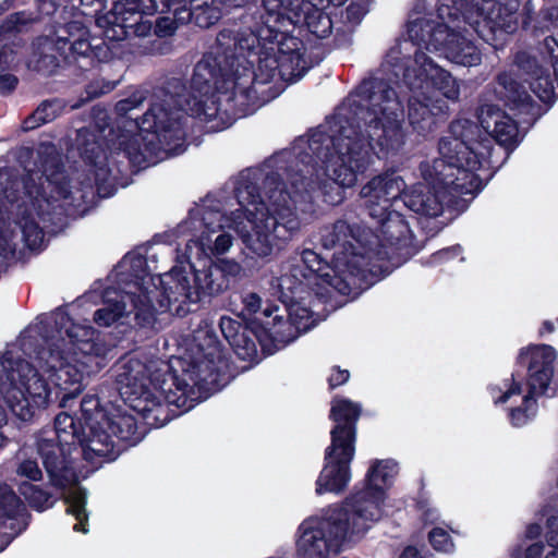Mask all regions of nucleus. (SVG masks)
<instances>
[{
	"label": "nucleus",
	"mask_w": 558,
	"mask_h": 558,
	"mask_svg": "<svg viewBox=\"0 0 558 558\" xmlns=\"http://www.w3.org/2000/svg\"><path fill=\"white\" fill-rule=\"evenodd\" d=\"M356 96L359 100L337 114L330 132L322 125L313 130L306 149L286 167L281 194L294 206L316 198L341 204L374 156L386 159L402 149L404 104L396 89L384 78L371 77L357 86Z\"/></svg>",
	"instance_id": "nucleus-1"
},
{
	"label": "nucleus",
	"mask_w": 558,
	"mask_h": 558,
	"mask_svg": "<svg viewBox=\"0 0 558 558\" xmlns=\"http://www.w3.org/2000/svg\"><path fill=\"white\" fill-rule=\"evenodd\" d=\"M282 28L266 25L256 33L240 34L220 29L216 46L194 66L186 113L221 131L230 125L221 97L234 108L238 98L240 105L257 99L256 86L272 82L276 75L290 82L301 78L310 69L304 43Z\"/></svg>",
	"instance_id": "nucleus-2"
},
{
	"label": "nucleus",
	"mask_w": 558,
	"mask_h": 558,
	"mask_svg": "<svg viewBox=\"0 0 558 558\" xmlns=\"http://www.w3.org/2000/svg\"><path fill=\"white\" fill-rule=\"evenodd\" d=\"M204 360L179 357L160 376H154L142 360L126 354L113 366L119 393L144 423L159 428L192 409L198 401L196 390L216 380V362L222 359L221 343L214 332L206 331L197 343Z\"/></svg>",
	"instance_id": "nucleus-3"
},
{
	"label": "nucleus",
	"mask_w": 558,
	"mask_h": 558,
	"mask_svg": "<svg viewBox=\"0 0 558 558\" xmlns=\"http://www.w3.org/2000/svg\"><path fill=\"white\" fill-rule=\"evenodd\" d=\"M38 181L31 172L21 174L14 167L0 168V223L8 205H16L21 213L16 225L29 250L39 247L45 235L33 214L45 227H61L86 202L82 190H71L64 166L57 157L45 159Z\"/></svg>",
	"instance_id": "nucleus-4"
},
{
	"label": "nucleus",
	"mask_w": 558,
	"mask_h": 558,
	"mask_svg": "<svg viewBox=\"0 0 558 558\" xmlns=\"http://www.w3.org/2000/svg\"><path fill=\"white\" fill-rule=\"evenodd\" d=\"M392 460H375L365 475L363 487L355 489L342 506L330 507L315 525L300 526L296 543L299 558H328L339 553L344 543L361 538L383 517Z\"/></svg>",
	"instance_id": "nucleus-5"
},
{
	"label": "nucleus",
	"mask_w": 558,
	"mask_h": 558,
	"mask_svg": "<svg viewBox=\"0 0 558 558\" xmlns=\"http://www.w3.org/2000/svg\"><path fill=\"white\" fill-rule=\"evenodd\" d=\"M267 179L276 182L270 207L264 202L257 183L241 181L235 187L239 204L238 218L245 219L238 223L236 230L251 257L267 258L274 250H281L300 231L301 221L290 205L291 201L281 190L287 183L278 172Z\"/></svg>",
	"instance_id": "nucleus-6"
},
{
	"label": "nucleus",
	"mask_w": 558,
	"mask_h": 558,
	"mask_svg": "<svg viewBox=\"0 0 558 558\" xmlns=\"http://www.w3.org/2000/svg\"><path fill=\"white\" fill-rule=\"evenodd\" d=\"M76 148L86 165L93 167L97 192L113 194L118 180L133 169L145 168L148 159L138 136L123 128H114L105 110H94V121L76 133Z\"/></svg>",
	"instance_id": "nucleus-7"
},
{
	"label": "nucleus",
	"mask_w": 558,
	"mask_h": 558,
	"mask_svg": "<svg viewBox=\"0 0 558 558\" xmlns=\"http://www.w3.org/2000/svg\"><path fill=\"white\" fill-rule=\"evenodd\" d=\"M490 148V140L482 137L477 123L469 119L453 120L449 136L438 143L440 158L433 162L437 181L460 192H481L483 182L476 171Z\"/></svg>",
	"instance_id": "nucleus-8"
},
{
	"label": "nucleus",
	"mask_w": 558,
	"mask_h": 558,
	"mask_svg": "<svg viewBox=\"0 0 558 558\" xmlns=\"http://www.w3.org/2000/svg\"><path fill=\"white\" fill-rule=\"evenodd\" d=\"M362 411L359 402L341 396L332 398L328 417L335 424L330 429V445L325 449V463L316 480L317 495L345 490L351 480L350 464L355 456L357 422Z\"/></svg>",
	"instance_id": "nucleus-9"
},
{
	"label": "nucleus",
	"mask_w": 558,
	"mask_h": 558,
	"mask_svg": "<svg viewBox=\"0 0 558 558\" xmlns=\"http://www.w3.org/2000/svg\"><path fill=\"white\" fill-rule=\"evenodd\" d=\"M402 82L411 92H417L424 99L408 98V121L413 132L426 137L437 125V114L432 110L430 94L438 93L449 100H458L460 88L450 72L440 68L424 51L417 50L413 59L402 66Z\"/></svg>",
	"instance_id": "nucleus-10"
},
{
	"label": "nucleus",
	"mask_w": 558,
	"mask_h": 558,
	"mask_svg": "<svg viewBox=\"0 0 558 558\" xmlns=\"http://www.w3.org/2000/svg\"><path fill=\"white\" fill-rule=\"evenodd\" d=\"M278 312L279 306L269 303L262 311L267 320L253 317L242 323L229 316L220 317L221 333L240 360H255L257 344L264 354L270 355L294 341L296 327Z\"/></svg>",
	"instance_id": "nucleus-11"
},
{
	"label": "nucleus",
	"mask_w": 558,
	"mask_h": 558,
	"mask_svg": "<svg viewBox=\"0 0 558 558\" xmlns=\"http://www.w3.org/2000/svg\"><path fill=\"white\" fill-rule=\"evenodd\" d=\"M372 235L371 228L365 226L356 208L348 207L322 229L320 243L326 250H336L332 262L337 269L350 272L360 283L367 284L373 259L378 253L368 241Z\"/></svg>",
	"instance_id": "nucleus-12"
},
{
	"label": "nucleus",
	"mask_w": 558,
	"mask_h": 558,
	"mask_svg": "<svg viewBox=\"0 0 558 558\" xmlns=\"http://www.w3.org/2000/svg\"><path fill=\"white\" fill-rule=\"evenodd\" d=\"M145 99L141 94H132L119 100L114 110L120 118L130 120L134 129L138 131L136 135L146 158L147 156L156 157L160 151H177L185 141L182 119L159 104L151 105L141 117L130 114ZM133 133L135 134V132Z\"/></svg>",
	"instance_id": "nucleus-13"
},
{
	"label": "nucleus",
	"mask_w": 558,
	"mask_h": 558,
	"mask_svg": "<svg viewBox=\"0 0 558 558\" xmlns=\"http://www.w3.org/2000/svg\"><path fill=\"white\" fill-rule=\"evenodd\" d=\"M193 281L194 286H191L187 272L178 266L158 276V282L162 286L159 300L162 311H169L173 316L185 317L196 312L199 303L206 298L219 295L229 288V279H226L218 267L211 265L203 270H195Z\"/></svg>",
	"instance_id": "nucleus-14"
},
{
	"label": "nucleus",
	"mask_w": 558,
	"mask_h": 558,
	"mask_svg": "<svg viewBox=\"0 0 558 558\" xmlns=\"http://www.w3.org/2000/svg\"><path fill=\"white\" fill-rule=\"evenodd\" d=\"M40 368L48 374L54 388V399L65 408L77 398L83 389L85 376L96 374L102 367L100 362H92L70 353L57 342L40 347L36 352Z\"/></svg>",
	"instance_id": "nucleus-15"
},
{
	"label": "nucleus",
	"mask_w": 558,
	"mask_h": 558,
	"mask_svg": "<svg viewBox=\"0 0 558 558\" xmlns=\"http://www.w3.org/2000/svg\"><path fill=\"white\" fill-rule=\"evenodd\" d=\"M100 423L95 421L97 433L87 445V462L114 461L129 446L136 445L143 437L137 420L125 409L112 407L107 413H98Z\"/></svg>",
	"instance_id": "nucleus-16"
},
{
	"label": "nucleus",
	"mask_w": 558,
	"mask_h": 558,
	"mask_svg": "<svg viewBox=\"0 0 558 558\" xmlns=\"http://www.w3.org/2000/svg\"><path fill=\"white\" fill-rule=\"evenodd\" d=\"M38 71L52 75L59 68L75 66L76 59L90 49L88 28L81 21L58 23L50 35L39 37Z\"/></svg>",
	"instance_id": "nucleus-17"
},
{
	"label": "nucleus",
	"mask_w": 558,
	"mask_h": 558,
	"mask_svg": "<svg viewBox=\"0 0 558 558\" xmlns=\"http://www.w3.org/2000/svg\"><path fill=\"white\" fill-rule=\"evenodd\" d=\"M10 378L14 387L9 392L8 404L22 422H31L37 411L57 401L53 397L54 388L28 362H20Z\"/></svg>",
	"instance_id": "nucleus-18"
},
{
	"label": "nucleus",
	"mask_w": 558,
	"mask_h": 558,
	"mask_svg": "<svg viewBox=\"0 0 558 558\" xmlns=\"http://www.w3.org/2000/svg\"><path fill=\"white\" fill-rule=\"evenodd\" d=\"M555 349L549 344H531L522 348L517 364L527 367V393L521 407L511 408L509 418L513 426L520 427L527 423V411L536 405L535 395L544 393L554 375Z\"/></svg>",
	"instance_id": "nucleus-19"
},
{
	"label": "nucleus",
	"mask_w": 558,
	"mask_h": 558,
	"mask_svg": "<svg viewBox=\"0 0 558 558\" xmlns=\"http://www.w3.org/2000/svg\"><path fill=\"white\" fill-rule=\"evenodd\" d=\"M44 331L46 344L57 342L65 349L68 341L73 349L72 354L92 362L101 363L108 352L106 343L99 339V333L95 328L75 324L65 311L56 312L52 324L47 323L44 326Z\"/></svg>",
	"instance_id": "nucleus-20"
},
{
	"label": "nucleus",
	"mask_w": 558,
	"mask_h": 558,
	"mask_svg": "<svg viewBox=\"0 0 558 558\" xmlns=\"http://www.w3.org/2000/svg\"><path fill=\"white\" fill-rule=\"evenodd\" d=\"M36 449L52 487L64 492L78 483L76 459L73 457V452L80 449L77 444L40 435L36 440Z\"/></svg>",
	"instance_id": "nucleus-21"
},
{
	"label": "nucleus",
	"mask_w": 558,
	"mask_h": 558,
	"mask_svg": "<svg viewBox=\"0 0 558 558\" xmlns=\"http://www.w3.org/2000/svg\"><path fill=\"white\" fill-rule=\"evenodd\" d=\"M515 5L494 0H484L478 8L475 31L478 36L495 49H502L508 37L519 27L518 1Z\"/></svg>",
	"instance_id": "nucleus-22"
},
{
	"label": "nucleus",
	"mask_w": 558,
	"mask_h": 558,
	"mask_svg": "<svg viewBox=\"0 0 558 558\" xmlns=\"http://www.w3.org/2000/svg\"><path fill=\"white\" fill-rule=\"evenodd\" d=\"M407 187L404 180L396 172H386L374 177L361 190V196L365 198L364 205L350 206L356 208L361 215H367L376 221L377 227L380 220L393 211V202L402 195Z\"/></svg>",
	"instance_id": "nucleus-23"
},
{
	"label": "nucleus",
	"mask_w": 558,
	"mask_h": 558,
	"mask_svg": "<svg viewBox=\"0 0 558 558\" xmlns=\"http://www.w3.org/2000/svg\"><path fill=\"white\" fill-rule=\"evenodd\" d=\"M132 275L136 280L138 293H131L130 301L134 311V323L140 330H144L146 337L148 333L156 332L158 328L156 313H169L162 311L159 305L161 299L162 286L160 288L154 284V289L145 287V279L149 276L147 272L146 259L143 256H135L131 262Z\"/></svg>",
	"instance_id": "nucleus-24"
},
{
	"label": "nucleus",
	"mask_w": 558,
	"mask_h": 558,
	"mask_svg": "<svg viewBox=\"0 0 558 558\" xmlns=\"http://www.w3.org/2000/svg\"><path fill=\"white\" fill-rule=\"evenodd\" d=\"M430 186L421 185L414 187L407 198L404 204L414 213L426 217H438L444 211V204L450 202V195H476L480 192H460L453 186H447L437 181L436 171L432 167L429 171Z\"/></svg>",
	"instance_id": "nucleus-25"
},
{
	"label": "nucleus",
	"mask_w": 558,
	"mask_h": 558,
	"mask_svg": "<svg viewBox=\"0 0 558 558\" xmlns=\"http://www.w3.org/2000/svg\"><path fill=\"white\" fill-rule=\"evenodd\" d=\"M302 262L305 269L319 279L323 283L335 289L342 295H350L355 288H362L363 283L350 272H344L336 268L335 263L328 264L318 253L313 250L302 252Z\"/></svg>",
	"instance_id": "nucleus-26"
},
{
	"label": "nucleus",
	"mask_w": 558,
	"mask_h": 558,
	"mask_svg": "<svg viewBox=\"0 0 558 558\" xmlns=\"http://www.w3.org/2000/svg\"><path fill=\"white\" fill-rule=\"evenodd\" d=\"M379 232L378 239L383 245L391 248L398 255L402 256L404 260L411 258L417 253V248L413 244L414 235L410 229L404 216L399 211H391L384 219L380 220V226L377 227Z\"/></svg>",
	"instance_id": "nucleus-27"
},
{
	"label": "nucleus",
	"mask_w": 558,
	"mask_h": 558,
	"mask_svg": "<svg viewBox=\"0 0 558 558\" xmlns=\"http://www.w3.org/2000/svg\"><path fill=\"white\" fill-rule=\"evenodd\" d=\"M514 62L523 82L529 85L535 96L544 104L553 105L557 95L548 68L539 64L535 57L525 51L517 52Z\"/></svg>",
	"instance_id": "nucleus-28"
},
{
	"label": "nucleus",
	"mask_w": 558,
	"mask_h": 558,
	"mask_svg": "<svg viewBox=\"0 0 558 558\" xmlns=\"http://www.w3.org/2000/svg\"><path fill=\"white\" fill-rule=\"evenodd\" d=\"M88 432L84 428L80 417L61 412L56 415L53 422V429L46 433V437L52 439H60L70 442L73 440L74 444L80 446V450L84 460L87 461V445H89L90 437L87 435Z\"/></svg>",
	"instance_id": "nucleus-29"
},
{
	"label": "nucleus",
	"mask_w": 558,
	"mask_h": 558,
	"mask_svg": "<svg viewBox=\"0 0 558 558\" xmlns=\"http://www.w3.org/2000/svg\"><path fill=\"white\" fill-rule=\"evenodd\" d=\"M487 118L482 121V124L486 123L483 128L488 131L490 126L489 121H493L494 140L507 150H513L520 142L517 121L496 106L488 107Z\"/></svg>",
	"instance_id": "nucleus-30"
},
{
	"label": "nucleus",
	"mask_w": 558,
	"mask_h": 558,
	"mask_svg": "<svg viewBox=\"0 0 558 558\" xmlns=\"http://www.w3.org/2000/svg\"><path fill=\"white\" fill-rule=\"evenodd\" d=\"M444 51L448 60L463 66L478 65L482 60L478 47L460 33L447 34Z\"/></svg>",
	"instance_id": "nucleus-31"
},
{
	"label": "nucleus",
	"mask_w": 558,
	"mask_h": 558,
	"mask_svg": "<svg viewBox=\"0 0 558 558\" xmlns=\"http://www.w3.org/2000/svg\"><path fill=\"white\" fill-rule=\"evenodd\" d=\"M298 23H302L307 32L318 39L327 38L333 29L330 15L311 2L303 3L301 12H295L294 24Z\"/></svg>",
	"instance_id": "nucleus-32"
},
{
	"label": "nucleus",
	"mask_w": 558,
	"mask_h": 558,
	"mask_svg": "<svg viewBox=\"0 0 558 558\" xmlns=\"http://www.w3.org/2000/svg\"><path fill=\"white\" fill-rule=\"evenodd\" d=\"M189 0H123V7L128 12L142 14H168L177 19H185L183 11H186Z\"/></svg>",
	"instance_id": "nucleus-33"
},
{
	"label": "nucleus",
	"mask_w": 558,
	"mask_h": 558,
	"mask_svg": "<svg viewBox=\"0 0 558 558\" xmlns=\"http://www.w3.org/2000/svg\"><path fill=\"white\" fill-rule=\"evenodd\" d=\"M142 13H131L123 7V12L119 15L117 24H112V38L117 40H123L131 36L146 37L154 29L153 23L148 20H144Z\"/></svg>",
	"instance_id": "nucleus-34"
},
{
	"label": "nucleus",
	"mask_w": 558,
	"mask_h": 558,
	"mask_svg": "<svg viewBox=\"0 0 558 558\" xmlns=\"http://www.w3.org/2000/svg\"><path fill=\"white\" fill-rule=\"evenodd\" d=\"M497 83L502 88L500 93L505 100L511 105L513 109L530 110L536 107V104L524 86L511 74L506 72L498 74Z\"/></svg>",
	"instance_id": "nucleus-35"
},
{
	"label": "nucleus",
	"mask_w": 558,
	"mask_h": 558,
	"mask_svg": "<svg viewBox=\"0 0 558 558\" xmlns=\"http://www.w3.org/2000/svg\"><path fill=\"white\" fill-rule=\"evenodd\" d=\"M223 8L228 11L226 15H223L220 8L215 7L213 3L204 2L193 8L186 7V11H183V16L185 20L192 21L196 26L204 29L211 27L221 19H225L223 27L229 25L232 27L234 22L232 16L230 17V9Z\"/></svg>",
	"instance_id": "nucleus-36"
},
{
	"label": "nucleus",
	"mask_w": 558,
	"mask_h": 558,
	"mask_svg": "<svg viewBox=\"0 0 558 558\" xmlns=\"http://www.w3.org/2000/svg\"><path fill=\"white\" fill-rule=\"evenodd\" d=\"M76 15L86 17L108 33L117 24L119 15L108 11V0H77Z\"/></svg>",
	"instance_id": "nucleus-37"
},
{
	"label": "nucleus",
	"mask_w": 558,
	"mask_h": 558,
	"mask_svg": "<svg viewBox=\"0 0 558 558\" xmlns=\"http://www.w3.org/2000/svg\"><path fill=\"white\" fill-rule=\"evenodd\" d=\"M24 510L21 498L8 484H0V527L8 523L14 525L25 520L20 518Z\"/></svg>",
	"instance_id": "nucleus-38"
},
{
	"label": "nucleus",
	"mask_w": 558,
	"mask_h": 558,
	"mask_svg": "<svg viewBox=\"0 0 558 558\" xmlns=\"http://www.w3.org/2000/svg\"><path fill=\"white\" fill-rule=\"evenodd\" d=\"M367 13V7L364 3L352 1L343 11H341V20L344 26H350L349 32L343 31L342 27L337 28V33L333 38V45L336 47H342L351 44L352 28L359 25L365 14Z\"/></svg>",
	"instance_id": "nucleus-39"
},
{
	"label": "nucleus",
	"mask_w": 558,
	"mask_h": 558,
	"mask_svg": "<svg viewBox=\"0 0 558 558\" xmlns=\"http://www.w3.org/2000/svg\"><path fill=\"white\" fill-rule=\"evenodd\" d=\"M112 58V50L102 38H90V49L83 52L81 58L76 59L75 68L82 72L88 71L101 62H107Z\"/></svg>",
	"instance_id": "nucleus-40"
},
{
	"label": "nucleus",
	"mask_w": 558,
	"mask_h": 558,
	"mask_svg": "<svg viewBox=\"0 0 558 558\" xmlns=\"http://www.w3.org/2000/svg\"><path fill=\"white\" fill-rule=\"evenodd\" d=\"M20 493L27 505L38 512L52 508L58 500V498L47 489L27 482L20 485Z\"/></svg>",
	"instance_id": "nucleus-41"
},
{
	"label": "nucleus",
	"mask_w": 558,
	"mask_h": 558,
	"mask_svg": "<svg viewBox=\"0 0 558 558\" xmlns=\"http://www.w3.org/2000/svg\"><path fill=\"white\" fill-rule=\"evenodd\" d=\"M86 492L83 488H77L75 492L64 498L66 507V513L73 515L76 519V523L73 526L75 532L86 534L88 532V513L86 511Z\"/></svg>",
	"instance_id": "nucleus-42"
},
{
	"label": "nucleus",
	"mask_w": 558,
	"mask_h": 558,
	"mask_svg": "<svg viewBox=\"0 0 558 558\" xmlns=\"http://www.w3.org/2000/svg\"><path fill=\"white\" fill-rule=\"evenodd\" d=\"M62 111L58 99L44 100L36 110L23 121V129L31 131L53 121Z\"/></svg>",
	"instance_id": "nucleus-43"
},
{
	"label": "nucleus",
	"mask_w": 558,
	"mask_h": 558,
	"mask_svg": "<svg viewBox=\"0 0 558 558\" xmlns=\"http://www.w3.org/2000/svg\"><path fill=\"white\" fill-rule=\"evenodd\" d=\"M81 422L84 428L88 432L90 439L97 433V428L94 427L95 421L100 423V415L98 413H107L108 410L100 405V400L96 395H85L80 402Z\"/></svg>",
	"instance_id": "nucleus-44"
},
{
	"label": "nucleus",
	"mask_w": 558,
	"mask_h": 558,
	"mask_svg": "<svg viewBox=\"0 0 558 558\" xmlns=\"http://www.w3.org/2000/svg\"><path fill=\"white\" fill-rule=\"evenodd\" d=\"M279 300L284 306V313L287 314V318L298 329L302 325V320L304 318H308V316H310L308 308L302 306L300 304V302L295 301V291L294 290H291L290 295L282 291Z\"/></svg>",
	"instance_id": "nucleus-45"
},
{
	"label": "nucleus",
	"mask_w": 558,
	"mask_h": 558,
	"mask_svg": "<svg viewBox=\"0 0 558 558\" xmlns=\"http://www.w3.org/2000/svg\"><path fill=\"white\" fill-rule=\"evenodd\" d=\"M463 248L460 244H454L448 247H444L441 250H438L437 252L433 253L426 264L429 266H438L442 265L445 263H448L450 260H453L458 257H460V260L463 262L464 257H462Z\"/></svg>",
	"instance_id": "nucleus-46"
},
{
	"label": "nucleus",
	"mask_w": 558,
	"mask_h": 558,
	"mask_svg": "<svg viewBox=\"0 0 558 558\" xmlns=\"http://www.w3.org/2000/svg\"><path fill=\"white\" fill-rule=\"evenodd\" d=\"M428 542L437 551L448 553L452 549L453 543L450 534L441 527H433L428 533Z\"/></svg>",
	"instance_id": "nucleus-47"
},
{
	"label": "nucleus",
	"mask_w": 558,
	"mask_h": 558,
	"mask_svg": "<svg viewBox=\"0 0 558 558\" xmlns=\"http://www.w3.org/2000/svg\"><path fill=\"white\" fill-rule=\"evenodd\" d=\"M122 307L119 305L105 306L94 313V322L100 327H109L120 319Z\"/></svg>",
	"instance_id": "nucleus-48"
},
{
	"label": "nucleus",
	"mask_w": 558,
	"mask_h": 558,
	"mask_svg": "<svg viewBox=\"0 0 558 558\" xmlns=\"http://www.w3.org/2000/svg\"><path fill=\"white\" fill-rule=\"evenodd\" d=\"M184 21L185 19H177L174 15L172 17L159 16L154 25V33L160 38L172 36L178 28L179 22L182 23Z\"/></svg>",
	"instance_id": "nucleus-49"
},
{
	"label": "nucleus",
	"mask_w": 558,
	"mask_h": 558,
	"mask_svg": "<svg viewBox=\"0 0 558 558\" xmlns=\"http://www.w3.org/2000/svg\"><path fill=\"white\" fill-rule=\"evenodd\" d=\"M508 381H510V386L506 391H501V389L498 386H492L489 388L490 393L494 396L495 393H500L498 398L495 399V403H506L511 396L514 395H521L522 392V385L521 383L515 380L514 374H511V378L506 380V386L508 385Z\"/></svg>",
	"instance_id": "nucleus-50"
},
{
	"label": "nucleus",
	"mask_w": 558,
	"mask_h": 558,
	"mask_svg": "<svg viewBox=\"0 0 558 558\" xmlns=\"http://www.w3.org/2000/svg\"><path fill=\"white\" fill-rule=\"evenodd\" d=\"M243 308H242V319L240 322L245 323L250 318L245 317V315H255L259 312L262 307V299L255 292H250L245 294L242 299Z\"/></svg>",
	"instance_id": "nucleus-51"
},
{
	"label": "nucleus",
	"mask_w": 558,
	"mask_h": 558,
	"mask_svg": "<svg viewBox=\"0 0 558 558\" xmlns=\"http://www.w3.org/2000/svg\"><path fill=\"white\" fill-rule=\"evenodd\" d=\"M7 526L9 527L10 532L0 533V553L3 551L15 537H17L27 529L28 522H17L16 525L8 523Z\"/></svg>",
	"instance_id": "nucleus-52"
},
{
	"label": "nucleus",
	"mask_w": 558,
	"mask_h": 558,
	"mask_svg": "<svg viewBox=\"0 0 558 558\" xmlns=\"http://www.w3.org/2000/svg\"><path fill=\"white\" fill-rule=\"evenodd\" d=\"M17 473L31 481H40L43 472L36 460L26 459L20 463Z\"/></svg>",
	"instance_id": "nucleus-53"
},
{
	"label": "nucleus",
	"mask_w": 558,
	"mask_h": 558,
	"mask_svg": "<svg viewBox=\"0 0 558 558\" xmlns=\"http://www.w3.org/2000/svg\"><path fill=\"white\" fill-rule=\"evenodd\" d=\"M113 88H114V84H111L109 82H104V81L100 82L98 80H94L86 85L85 92L89 99H94V98H98V97L111 92Z\"/></svg>",
	"instance_id": "nucleus-54"
},
{
	"label": "nucleus",
	"mask_w": 558,
	"mask_h": 558,
	"mask_svg": "<svg viewBox=\"0 0 558 558\" xmlns=\"http://www.w3.org/2000/svg\"><path fill=\"white\" fill-rule=\"evenodd\" d=\"M5 59H8V54L5 53ZM5 66H8V60H5ZM7 68L3 69V71ZM2 72V70H0ZM19 85V78L16 75L12 73H0V95L8 96L12 94Z\"/></svg>",
	"instance_id": "nucleus-55"
},
{
	"label": "nucleus",
	"mask_w": 558,
	"mask_h": 558,
	"mask_svg": "<svg viewBox=\"0 0 558 558\" xmlns=\"http://www.w3.org/2000/svg\"><path fill=\"white\" fill-rule=\"evenodd\" d=\"M350 379V372L348 369H342L340 366L335 365L331 367L330 376L328 377V388L329 390H333Z\"/></svg>",
	"instance_id": "nucleus-56"
},
{
	"label": "nucleus",
	"mask_w": 558,
	"mask_h": 558,
	"mask_svg": "<svg viewBox=\"0 0 558 558\" xmlns=\"http://www.w3.org/2000/svg\"><path fill=\"white\" fill-rule=\"evenodd\" d=\"M213 267H218L226 279L235 278L241 272V265L235 260L218 259V263L211 264Z\"/></svg>",
	"instance_id": "nucleus-57"
},
{
	"label": "nucleus",
	"mask_w": 558,
	"mask_h": 558,
	"mask_svg": "<svg viewBox=\"0 0 558 558\" xmlns=\"http://www.w3.org/2000/svg\"><path fill=\"white\" fill-rule=\"evenodd\" d=\"M427 24L424 19H417L415 21H411L408 23V35L413 41H425V37L423 34V25Z\"/></svg>",
	"instance_id": "nucleus-58"
},
{
	"label": "nucleus",
	"mask_w": 558,
	"mask_h": 558,
	"mask_svg": "<svg viewBox=\"0 0 558 558\" xmlns=\"http://www.w3.org/2000/svg\"><path fill=\"white\" fill-rule=\"evenodd\" d=\"M38 12L41 15L54 17V23H59L57 17L60 19V13L58 11V4L53 0H37Z\"/></svg>",
	"instance_id": "nucleus-59"
},
{
	"label": "nucleus",
	"mask_w": 558,
	"mask_h": 558,
	"mask_svg": "<svg viewBox=\"0 0 558 558\" xmlns=\"http://www.w3.org/2000/svg\"><path fill=\"white\" fill-rule=\"evenodd\" d=\"M232 245V236L229 233L219 234L213 247L214 255H222L225 254Z\"/></svg>",
	"instance_id": "nucleus-60"
},
{
	"label": "nucleus",
	"mask_w": 558,
	"mask_h": 558,
	"mask_svg": "<svg viewBox=\"0 0 558 558\" xmlns=\"http://www.w3.org/2000/svg\"><path fill=\"white\" fill-rule=\"evenodd\" d=\"M14 254L15 246H12L7 238L0 236V268L3 267Z\"/></svg>",
	"instance_id": "nucleus-61"
},
{
	"label": "nucleus",
	"mask_w": 558,
	"mask_h": 558,
	"mask_svg": "<svg viewBox=\"0 0 558 558\" xmlns=\"http://www.w3.org/2000/svg\"><path fill=\"white\" fill-rule=\"evenodd\" d=\"M546 541L551 549L546 554L545 558H558V531L549 530Z\"/></svg>",
	"instance_id": "nucleus-62"
},
{
	"label": "nucleus",
	"mask_w": 558,
	"mask_h": 558,
	"mask_svg": "<svg viewBox=\"0 0 558 558\" xmlns=\"http://www.w3.org/2000/svg\"><path fill=\"white\" fill-rule=\"evenodd\" d=\"M545 546L542 543H534L525 550V558H542L544 555Z\"/></svg>",
	"instance_id": "nucleus-63"
},
{
	"label": "nucleus",
	"mask_w": 558,
	"mask_h": 558,
	"mask_svg": "<svg viewBox=\"0 0 558 558\" xmlns=\"http://www.w3.org/2000/svg\"><path fill=\"white\" fill-rule=\"evenodd\" d=\"M400 558H425L422 553L413 545L407 546L401 555Z\"/></svg>",
	"instance_id": "nucleus-64"
}]
</instances>
